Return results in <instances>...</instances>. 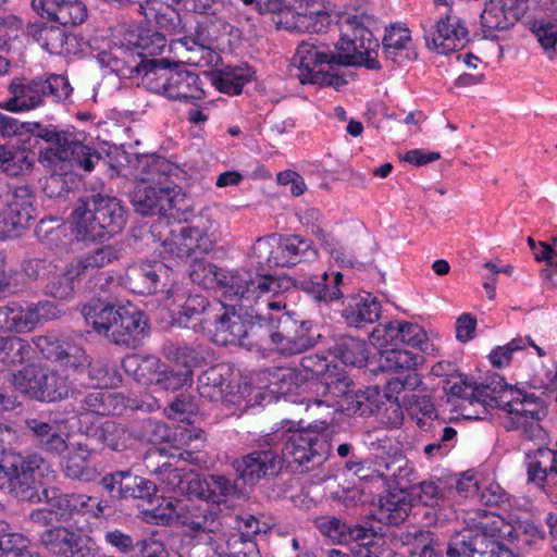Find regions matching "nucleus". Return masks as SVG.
Here are the masks:
<instances>
[{
  "label": "nucleus",
  "mask_w": 557,
  "mask_h": 557,
  "mask_svg": "<svg viewBox=\"0 0 557 557\" xmlns=\"http://www.w3.org/2000/svg\"><path fill=\"white\" fill-rule=\"evenodd\" d=\"M342 36L336 42L338 54L325 52L309 41L298 45L288 67L289 75L300 84L331 86L335 89L347 84L339 65H363L379 70L380 44L372 32L357 21L347 18L342 24Z\"/></svg>",
  "instance_id": "nucleus-1"
},
{
  "label": "nucleus",
  "mask_w": 557,
  "mask_h": 557,
  "mask_svg": "<svg viewBox=\"0 0 557 557\" xmlns=\"http://www.w3.org/2000/svg\"><path fill=\"white\" fill-rule=\"evenodd\" d=\"M449 397L460 400L458 406L466 410L469 406L500 409L506 412L503 419L507 431H521L527 438H533L541 431L540 420L544 414L546 401L518 388V385H450Z\"/></svg>",
  "instance_id": "nucleus-2"
},
{
  "label": "nucleus",
  "mask_w": 557,
  "mask_h": 557,
  "mask_svg": "<svg viewBox=\"0 0 557 557\" xmlns=\"http://www.w3.org/2000/svg\"><path fill=\"white\" fill-rule=\"evenodd\" d=\"M38 136L48 143L40 150L38 161L51 172L45 185L49 197H61L70 191L65 176L74 166L90 172L102 159L96 149L84 145L71 132L48 126Z\"/></svg>",
  "instance_id": "nucleus-3"
},
{
  "label": "nucleus",
  "mask_w": 557,
  "mask_h": 557,
  "mask_svg": "<svg viewBox=\"0 0 557 557\" xmlns=\"http://www.w3.org/2000/svg\"><path fill=\"white\" fill-rule=\"evenodd\" d=\"M352 385H325L332 388L326 391L319 403L333 407L335 411H341L347 416L368 417L375 412H381L384 407L382 421L389 428L396 429L403 424L404 412L403 405L399 403L398 396L406 385L392 388V385H384V389H380V385H364V389L350 388Z\"/></svg>",
  "instance_id": "nucleus-4"
},
{
  "label": "nucleus",
  "mask_w": 557,
  "mask_h": 557,
  "mask_svg": "<svg viewBox=\"0 0 557 557\" xmlns=\"http://www.w3.org/2000/svg\"><path fill=\"white\" fill-rule=\"evenodd\" d=\"M71 218L77 239L97 242L121 233L126 225L127 212L116 197L95 194L79 199Z\"/></svg>",
  "instance_id": "nucleus-5"
},
{
  "label": "nucleus",
  "mask_w": 557,
  "mask_h": 557,
  "mask_svg": "<svg viewBox=\"0 0 557 557\" xmlns=\"http://www.w3.org/2000/svg\"><path fill=\"white\" fill-rule=\"evenodd\" d=\"M82 312L87 324L117 346L135 349L148 335L145 314L135 308H115L97 301L85 305Z\"/></svg>",
  "instance_id": "nucleus-6"
},
{
  "label": "nucleus",
  "mask_w": 557,
  "mask_h": 557,
  "mask_svg": "<svg viewBox=\"0 0 557 557\" xmlns=\"http://www.w3.org/2000/svg\"><path fill=\"white\" fill-rule=\"evenodd\" d=\"M218 311L213 314L214 330L212 342L221 345H237L248 350L267 349L269 338V321L262 317V309L256 314H243L234 307L216 305Z\"/></svg>",
  "instance_id": "nucleus-7"
},
{
  "label": "nucleus",
  "mask_w": 557,
  "mask_h": 557,
  "mask_svg": "<svg viewBox=\"0 0 557 557\" xmlns=\"http://www.w3.org/2000/svg\"><path fill=\"white\" fill-rule=\"evenodd\" d=\"M73 87L69 79L59 74L47 77H14L9 86V97L0 103V108L9 112H28L47 104L71 102Z\"/></svg>",
  "instance_id": "nucleus-8"
},
{
  "label": "nucleus",
  "mask_w": 557,
  "mask_h": 557,
  "mask_svg": "<svg viewBox=\"0 0 557 557\" xmlns=\"http://www.w3.org/2000/svg\"><path fill=\"white\" fill-rule=\"evenodd\" d=\"M144 70L143 86L153 94L186 103L206 98L200 76L176 63L166 59L150 60Z\"/></svg>",
  "instance_id": "nucleus-9"
},
{
  "label": "nucleus",
  "mask_w": 557,
  "mask_h": 557,
  "mask_svg": "<svg viewBox=\"0 0 557 557\" xmlns=\"http://www.w3.org/2000/svg\"><path fill=\"white\" fill-rule=\"evenodd\" d=\"M363 443L375 457V471L397 488L408 490L416 481V469L398 443L386 434L368 432Z\"/></svg>",
  "instance_id": "nucleus-10"
},
{
  "label": "nucleus",
  "mask_w": 557,
  "mask_h": 557,
  "mask_svg": "<svg viewBox=\"0 0 557 557\" xmlns=\"http://www.w3.org/2000/svg\"><path fill=\"white\" fill-rule=\"evenodd\" d=\"M42 463V457L37 454H3L0 459V490L8 488L20 500H40L37 476L41 474Z\"/></svg>",
  "instance_id": "nucleus-11"
},
{
  "label": "nucleus",
  "mask_w": 557,
  "mask_h": 557,
  "mask_svg": "<svg viewBox=\"0 0 557 557\" xmlns=\"http://www.w3.org/2000/svg\"><path fill=\"white\" fill-rule=\"evenodd\" d=\"M30 349V345L21 337H0V367L11 372L13 383H58V372L40 361L14 369L24 363Z\"/></svg>",
  "instance_id": "nucleus-12"
},
{
  "label": "nucleus",
  "mask_w": 557,
  "mask_h": 557,
  "mask_svg": "<svg viewBox=\"0 0 557 557\" xmlns=\"http://www.w3.org/2000/svg\"><path fill=\"white\" fill-rule=\"evenodd\" d=\"M283 465L284 457L280 453V443L270 434L259 440L256 449L235 458L232 462L237 479L250 485L262 479L276 476L281 473Z\"/></svg>",
  "instance_id": "nucleus-13"
},
{
  "label": "nucleus",
  "mask_w": 557,
  "mask_h": 557,
  "mask_svg": "<svg viewBox=\"0 0 557 557\" xmlns=\"http://www.w3.org/2000/svg\"><path fill=\"white\" fill-rule=\"evenodd\" d=\"M175 276L174 270L162 261L143 262L127 269L126 283L134 293L149 295L160 292L176 302L186 293Z\"/></svg>",
  "instance_id": "nucleus-14"
},
{
  "label": "nucleus",
  "mask_w": 557,
  "mask_h": 557,
  "mask_svg": "<svg viewBox=\"0 0 557 557\" xmlns=\"http://www.w3.org/2000/svg\"><path fill=\"white\" fill-rule=\"evenodd\" d=\"M331 449L324 435L310 430L290 432L284 438V447H280L281 456L288 466L305 467L306 470L322 463Z\"/></svg>",
  "instance_id": "nucleus-15"
},
{
  "label": "nucleus",
  "mask_w": 557,
  "mask_h": 557,
  "mask_svg": "<svg viewBox=\"0 0 557 557\" xmlns=\"http://www.w3.org/2000/svg\"><path fill=\"white\" fill-rule=\"evenodd\" d=\"M48 506L54 508L57 521L77 524L81 518H100L107 507L102 500L82 493H62L57 488L44 490Z\"/></svg>",
  "instance_id": "nucleus-16"
},
{
  "label": "nucleus",
  "mask_w": 557,
  "mask_h": 557,
  "mask_svg": "<svg viewBox=\"0 0 557 557\" xmlns=\"http://www.w3.org/2000/svg\"><path fill=\"white\" fill-rule=\"evenodd\" d=\"M301 366L310 377H299V372L290 367H273L263 369L258 374V380L268 383H298L304 380H321V383H344L346 377L343 374L335 373L337 366L331 368L330 362L324 356H306L301 360Z\"/></svg>",
  "instance_id": "nucleus-17"
},
{
  "label": "nucleus",
  "mask_w": 557,
  "mask_h": 557,
  "mask_svg": "<svg viewBox=\"0 0 557 557\" xmlns=\"http://www.w3.org/2000/svg\"><path fill=\"white\" fill-rule=\"evenodd\" d=\"M269 338L267 349H275L282 355H297L306 351L317 344L321 336L314 332L309 321L300 324L287 320L280 331H274L273 320H269Z\"/></svg>",
  "instance_id": "nucleus-18"
},
{
  "label": "nucleus",
  "mask_w": 557,
  "mask_h": 557,
  "mask_svg": "<svg viewBox=\"0 0 557 557\" xmlns=\"http://www.w3.org/2000/svg\"><path fill=\"white\" fill-rule=\"evenodd\" d=\"M426 47L442 54L462 49L469 41V30L462 20L449 9L429 29H424Z\"/></svg>",
  "instance_id": "nucleus-19"
},
{
  "label": "nucleus",
  "mask_w": 557,
  "mask_h": 557,
  "mask_svg": "<svg viewBox=\"0 0 557 557\" xmlns=\"http://www.w3.org/2000/svg\"><path fill=\"white\" fill-rule=\"evenodd\" d=\"M212 239L209 227L205 225H180L170 232L162 242L161 253L172 258L184 259L191 253H207L211 249Z\"/></svg>",
  "instance_id": "nucleus-20"
},
{
  "label": "nucleus",
  "mask_w": 557,
  "mask_h": 557,
  "mask_svg": "<svg viewBox=\"0 0 557 557\" xmlns=\"http://www.w3.org/2000/svg\"><path fill=\"white\" fill-rule=\"evenodd\" d=\"M238 294L236 298L248 307L263 305L267 310H281L285 305L281 300H275L281 290L278 280L272 275L256 273L250 271L238 281Z\"/></svg>",
  "instance_id": "nucleus-21"
},
{
  "label": "nucleus",
  "mask_w": 557,
  "mask_h": 557,
  "mask_svg": "<svg viewBox=\"0 0 557 557\" xmlns=\"http://www.w3.org/2000/svg\"><path fill=\"white\" fill-rule=\"evenodd\" d=\"M178 193L174 187L154 186L146 182L139 183L133 194V205L136 211L143 215H171L177 208Z\"/></svg>",
  "instance_id": "nucleus-22"
},
{
  "label": "nucleus",
  "mask_w": 557,
  "mask_h": 557,
  "mask_svg": "<svg viewBox=\"0 0 557 557\" xmlns=\"http://www.w3.org/2000/svg\"><path fill=\"white\" fill-rule=\"evenodd\" d=\"M102 487L119 499L151 500L158 492L157 485L131 470L107 473L101 479Z\"/></svg>",
  "instance_id": "nucleus-23"
},
{
  "label": "nucleus",
  "mask_w": 557,
  "mask_h": 557,
  "mask_svg": "<svg viewBox=\"0 0 557 557\" xmlns=\"http://www.w3.org/2000/svg\"><path fill=\"white\" fill-rule=\"evenodd\" d=\"M247 272V270L228 272L213 263L195 259L190 264L189 277L206 289H219L225 296L236 297L239 292L237 285H242L238 281L244 278Z\"/></svg>",
  "instance_id": "nucleus-24"
},
{
  "label": "nucleus",
  "mask_w": 557,
  "mask_h": 557,
  "mask_svg": "<svg viewBox=\"0 0 557 557\" xmlns=\"http://www.w3.org/2000/svg\"><path fill=\"white\" fill-rule=\"evenodd\" d=\"M527 9L524 0H490L480 16L484 36L494 38L497 32L511 28Z\"/></svg>",
  "instance_id": "nucleus-25"
},
{
  "label": "nucleus",
  "mask_w": 557,
  "mask_h": 557,
  "mask_svg": "<svg viewBox=\"0 0 557 557\" xmlns=\"http://www.w3.org/2000/svg\"><path fill=\"white\" fill-rule=\"evenodd\" d=\"M41 545L51 554L60 557H84L89 554L88 548L92 539L74 530L55 525L45 530L39 537Z\"/></svg>",
  "instance_id": "nucleus-26"
},
{
  "label": "nucleus",
  "mask_w": 557,
  "mask_h": 557,
  "mask_svg": "<svg viewBox=\"0 0 557 557\" xmlns=\"http://www.w3.org/2000/svg\"><path fill=\"white\" fill-rule=\"evenodd\" d=\"M33 343L46 359L57 361L61 366L78 369L87 362V355L81 346L63 339L55 332L36 336Z\"/></svg>",
  "instance_id": "nucleus-27"
},
{
  "label": "nucleus",
  "mask_w": 557,
  "mask_h": 557,
  "mask_svg": "<svg viewBox=\"0 0 557 557\" xmlns=\"http://www.w3.org/2000/svg\"><path fill=\"white\" fill-rule=\"evenodd\" d=\"M124 397L117 394H109L103 391H96L88 394L83 399L82 409L85 411H92L101 414L110 413V406L122 404L125 408H129L131 410H140L145 412H152L160 408L159 401L156 397L145 394L140 396V398L126 400L124 404ZM113 414H120L121 412L117 410L116 406H113L112 410Z\"/></svg>",
  "instance_id": "nucleus-28"
},
{
  "label": "nucleus",
  "mask_w": 557,
  "mask_h": 557,
  "mask_svg": "<svg viewBox=\"0 0 557 557\" xmlns=\"http://www.w3.org/2000/svg\"><path fill=\"white\" fill-rule=\"evenodd\" d=\"M98 61L103 67L122 77H144L146 65L150 60H138V55L129 46L114 44L98 54Z\"/></svg>",
  "instance_id": "nucleus-29"
},
{
  "label": "nucleus",
  "mask_w": 557,
  "mask_h": 557,
  "mask_svg": "<svg viewBox=\"0 0 557 557\" xmlns=\"http://www.w3.org/2000/svg\"><path fill=\"white\" fill-rule=\"evenodd\" d=\"M373 339L379 346H407L424 349L426 345V334L423 329L416 324L405 321H393L385 324L382 329H376L373 333Z\"/></svg>",
  "instance_id": "nucleus-30"
},
{
  "label": "nucleus",
  "mask_w": 557,
  "mask_h": 557,
  "mask_svg": "<svg viewBox=\"0 0 557 557\" xmlns=\"http://www.w3.org/2000/svg\"><path fill=\"white\" fill-rule=\"evenodd\" d=\"M277 391H269L268 388L264 392L257 395L258 403L260 405H267L270 403H278L283 400L284 403H288L296 406H304L305 410H308L311 405L317 407L325 406L330 408L326 404H320L319 399L323 398L325 392L331 388L325 387V385H321L322 392L317 391V396L313 397L311 392L307 389L308 385H277ZM265 387H270V385H265Z\"/></svg>",
  "instance_id": "nucleus-31"
},
{
  "label": "nucleus",
  "mask_w": 557,
  "mask_h": 557,
  "mask_svg": "<svg viewBox=\"0 0 557 557\" xmlns=\"http://www.w3.org/2000/svg\"><path fill=\"white\" fill-rule=\"evenodd\" d=\"M381 351L377 360V368L382 372L405 373L407 375L387 380L386 383H406L411 379L417 366L422 361L423 357L412 351L400 349L398 346H380Z\"/></svg>",
  "instance_id": "nucleus-32"
},
{
  "label": "nucleus",
  "mask_w": 557,
  "mask_h": 557,
  "mask_svg": "<svg viewBox=\"0 0 557 557\" xmlns=\"http://www.w3.org/2000/svg\"><path fill=\"white\" fill-rule=\"evenodd\" d=\"M406 491L398 488L395 492L388 491L381 495L377 503L373 504V517L383 524H401L408 518L411 510V502Z\"/></svg>",
  "instance_id": "nucleus-33"
},
{
  "label": "nucleus",
  "mask_w": 557,
  "mask_h": 557,
  "mask_svg": "<svg viewBox=\"0 0 557 557\" xmlns=\"http://www.w3.org/2000/svg\"><path fill=\"white\" fill-rule=\"evenodd\" d=\"M28 437L45 453L52 456L63 454L69 445L59 428L37 418L25 421Z\"/></svg>",
  "instance_id": "nucleus-34"
},
{
  "label": "nucleus",
  "mask_w": 557,
  "mask_h": 557,
  "mask_svg": "<svg viewBox=\"0 0 557 557\" xmlns=\"http://www.w3.org/2000/svg\"><path fill=\"white\" fill-rule=\"evenodd\" d=\"M306 3L307 8L305 11L296 12L283 2V8L272 15V22L275 24L276 28L290 32L309 30L310 28L314 32L320 30V28L307 23V20H313L315 17L323 23L329 21L330 15L321 9L313 8V0H306Z\"/></svg>",
  "instance_id": "nucleus-35"
},
{
  "label": "nucleus",
  "mask_w": 557,
  "mask_h": 557,
  "mask_svg": "<svg viewBox=\"0 0 557 557\" xmlns=\"http://www.w3.org/2000/svg\"><path fill=\"white\" fill-rule=\"evenodd\" d=\"M380 314L381 304L376 297L369 293L350 297L342 311L346 323L355 327L374 323L379 320Z\"/></svg>",
  "instance_id": "nucleus-36"
},
{
  "label": "nucleus",
  "mask_w": 557,
  "mask_h": 557,
  "mask_svg": "<svg viewBox=\"0 0 557 557\" xmlns=\"http://www.w3.org/2000/svg\"><path fill=\"white\" fill-rule=\"evenodd\" d=\"M95 449L96 447H92L87 441L77 443L64 459L62 465L64 475L83 482L92 481L97 475V470L90 461Z\"/></svg>",
  "instance_id": "nucleus-37"
},
{
  "label": "nucleus",
  "mask_w": 557,
  "mask_h": 557,
  "mask_svg": "<svg viewBox=\"0 0 557 557\" xmlns=\"http://www.w3.org/2000/svg\"><path fill=\"white\" fill-rule=\"evenodd\" d=\"M27 35L32 37L42 49L52 54L70 53L69 36L60 26L49 25L45 22L30 23L27 26Z\"/></svg>",
  "instance_id": "nucleus-38"
},
{
  "label": "nucleus",
  "mask_w": 557,
  "mask_h": 557,
  "mask_svg": "<svg viewBox=\"0 0 557 557\" xmlns=\"http://www.w3.org/2000/svg\"><path fill=\"white\" fill-rule=\"evenodd\" d=\"M121 253L122 245L119 243L97 247L73 260L72 271L74 274H81L82 276L97 273L100 268L119 260Z\"/></svg>",
  "instance_id": "nucleus-39"
},
{
  "label": "nucleus",
  "mask_w": 557,
  "mask_h": 557,
  "mask_svg": "<svg viewBox=\"0 0 557 557\" xmlns=\"http://www.w3.org/2000/svg\"><path fill=\"white\" fill-rule=\"evenodd\" d=\"M86 440L96 448L101 446L113 451H124L128 447L131 433L125 425L108 420L88 433Z\"/></svg>",
  "instance_id": "nucleus-40"
},
{
  "label": "nucleus",
  "mask_w": 557,
  "mask_h": 557,
  "mask_svg": "<svg viewBox=\"0 0 557 557\" xmlns=\"http://www.w3.org/2000/svg\"><path fill=\"white\" fill-rule=\"evenodd\" d=\"M472 515L468 518L472 522L469 527L485 537L497 541L517 537L513 525L503 517L482 509L474 510Z\"/></svg>",
  "instance_id": "nucleus-41"
},
{
  "label": "nucleus",
  "mask_w": 557,
  "mask_h": 557,
  "mask_svg": "<svg viewBox=\"0 0 557 557\" xmlns=\"http://www.w3.org/2000/svg\"><path fill=\"white\" fill-rule=\"evenodd\" d=\"M277 249L281 267H292L300 262L313 261L318 257V251L312 246L311 240L297 235L278 237Z\"/></svg>",
  "instance_id": "nucleus-42"
},
{
  "label": "nucleus",
  "mask_w": 557,
  "mask_h": 557,
  "mask_svg": "<svg viewBox=\"0 0 557 557\" xmlns=\"http://www.w3.org/2000/svg\"><path fill=\"white\" fill-rule=\"evenodd\" d=\"M343 274L336 272L330 277L327 273L321 276H312L300 281V288L312 295L317 301L330 302L338 300L344 296L342 289Z\"/></svg>",
  "instance_id": "nucleus-43"
},
{
  "label": "nucleus",
  "mask_w": 557,
  "mask_h": 557,
  "mask_svg": "<svg viewBox=\"0 0 557 557\" xmlns=\"http://www.w3.org/2000/svg\"><path fill=\"white\" fill-rule=\"evenodd\" d=\"M148 506L140 510V518L149 524L170 527L177 521L180 499L159 496L146 500Z\"/></svg>",
  "instance_id": "nucleus-44"
},
{
  "label": "nucleus",
  "mask_w": 557,
  "mask_h": 557,
  "mask_svg": "<svg viewBox=\"0 0 557 557\" xmlns=\"http://www.w3.org/2000/svg\"><path fill=\"white\" fill-rule=\"evenodd\" d=\"M176 523L195 532H213L215 515L208 506L197 505L191 500H181Z\"/></svg>",
  "instance_id": "nucleus-45"
},
{
  "label": "nucleus",
  "mask_w": 557,
  "mask_h": 557,
  "mask_svg": "<svg viewBox=\"0 0 557 557\" xmlns=\"http://www.w3.org/2000/svg\"><path fill=\"white\" fill-rule=\"evenodd\" d=\"M35 163V153L21 146H0V170L10 175L18 176L29 173Z\"/></svg>",
  "instance_id": "nucleus-46"
},
{
  "label": "nucleus",
  "mask_w": 557,
  "mask_h": 557,
  "mask_svg": "<svg viewBox=\"0 0 557 557\" xmlns=\"http://www.w3.org/2000/svg\"><path fill=\"white\" fill-rule=\"evenodd\" d=\"M410 46V30L406 26L403 24H392L386 27L382 39V49L386 59L394 62H398L400 59H411Z\"/></svg>",
  "instance_id": "nucleus-47"
},
{
  "label": "nucleus",
  "mask_w": 557,
  "mask_h": 557,
  "mask_svg": "<svg viewBox=\"0 0 557 557\" xmlns=\"http://www.w3.org/2000/svg\"><path fill=\"white\" fill-rule=\"evenodd\" d=\"M251 77L252 72L247 64L227 65L218 71L214 85L223 94L239 95Z\"/></svg>",
  "instance_id": "nucleus-48"
},
{
  "label": "nucleus",
  "mask_w": 557,
  "mask_h": 557,
  "mask_svg": "<svg viewBox=\"0 0 557 557\" xmlns=\"http://www.w3.org/2000/svg\"><path fill=\"white\" fill-rule=\"evenodd\" d=\"M34 195L28 186H18L8 194L5 206L9 214H12L24 227L35 218Z\"/></svg>",
  "instance_id": "nucleus-49"
},
{
  "label": "nucleus",
  "mask_w": 557,
  "mask_h": 557,
  "mask_svg": "<svg viewBox=\"0 0 557 557\" xmlns=\"http://www.w3.org/2000/svg\"><path fill=\"white\" fill-rule=\"evenodd\" d=\"M408 490H411L425 506H437L451 498V487L447 485L446 475L425 480L416 485L412 483Z\"/></svg>",
  "instance_id": "nucleus-50"
},
{
  "label": "nucleus",
  "mask_w": 557,
  "mask_h": 557,
  "mask_svg": "<svg viewBox=\"0 0 557 557\" xmlns=\"http://www.w3.org/2000/svg\"><path fill=\"white\" fill-rule=\"evenodd\" d=\"M419 385H414L418 387ZM403 406L412 419H417V424L424 428L422 418L434 419L437 417L434 403L431 395L424 391L412 388L403 396Z\"/></svg>",
  "instance_id": "nucleus-51"
},
{
  "label": "nucleus",
  "mask_w": 557,
  "mask_h": 557,
  "mask_svg": "<svg viewBox=\"0 0 557 557\" xmlns=\"http://www.w3.org/2000/svg\"><path fill=\"white\" fill-rule=\"evenodd\" d=\"M277 246L278 237L276 235L258 238L251 249V263L256 264L258 270L263 272L281 267Z\"/></svg>",
  "instance_id": "nucleus-52"
},
{
  "label": "nucleus",
  "mask_w": 557,
  "mask_h": 557,
  "mask_svg": "<svg viewBox=\"0 0 557 557\" xmlns=\"http://www.w3.org/2000/svg\"><path fill=\"white\" fill-rule=\"evenodd\" d=\"M140 12L148 18H154L160 29L169 34H177L182 29L181 15L172 5L152 0L141 5Z\"/></svg>",
  "instance_id": "nucleus-53"
},
{
  "label": "nucleus",
  "mask_w": 557,
  "mask_h": 557,
  "mask_svg": "<svg viewBox=\"0 0 557 557\" xmlns=\"http://www.w3.org/2000/svg\"><path fill=\"white\" fill-rule=\"evenodd\" d=\"M50 20L62 26L79 25L87 17V8L79 0H55L50 2Z\"/></svg>",
  "instance_id": "nucleus-54"
},
{
  "label": "nucleus",
  "mask_w": 557,
  "mask_h": 557,
  "mask_svg": "<svg viewBox=\"0 0 557 557\" xmlns=\"http://www.w3.org/2000/svg\"><path fill=\"white\" fill-rule=\"evenodd\" d=\"M185 293H187L185 290ZM185 294L184 298H180L176 302H174V298L172 299L173 305H177L181 309L178 310V322L187 326V322L191 319H196L201 314L211 315L208 320L213 319V314L218 311L215 302L210 305L208 300L201 295H188Z\"/></svg>",
  "instance_id": "nucleus-55"
},
{
  "label": "nucleus",
  "mask_w": 557,
  "mask_h": 557,
  "mask_svg": "<svg viewBox=\"0 0 557 557\" xmlns=\"http://www.w3.org/2000/svg\"><path fill=\"white\" fill-rule=\"evenodd\" d=\"M69 227L57 218L42 219L36 226L38 240L50 249H61L69 242Z\"/></svg>",
  "instance_id": "nucleus-56"
},
{
  "label": "nucleus",
  "mask_w": 557,
  "mask_h": 557,
  "mask_svg": "<svg viewBox=\"0 0 557 557\" xmlns=\"http://www.w3.org/2000/svg\"><path fill=\"white\" fill-rule=\"evenodd\" d=\"M0 330L4 332H29L25 302L9 301L0 306Z\"/></svg>",
  "instance_id": "nucleus-57"
},
{
  "label": "nucleus",
  "mask_w": 557,
  "mask_h": 557,
  "mask_svg": "<svg viewBox=\"0 0 557 557\" xmlns=\"http://www.w3.org/2000/svg\"><path fill=\"white\" fill-rule=\"evenodd\" d=\"M198 485L199 498L216 505L224 503L233 488L231 481L220 474H208L201 482H198Z\"/></svg>",
  "instance_id": "nucleus-58"
},
{
  "label": "nucleus",
  "mask_w": 557,
  "mask_h": 557,
  "mask_svg": "<svg viewBox=\"0 0 557 557\" xmlns=\"http://www.w3.org/2000/svg\"><path fill=\"white\" fill-rule=\"evenodd\" d=\"M134 435L141 442L161 444L171 441L172 431L169 425L154 418H145L134 426Z\"/></svg>",
  "instance_id": "nucleus-59"
},
{
  "label": "nucleus",
  "mask_w": 557,
  "mask_h": 557,
  "mask_svg": "<svg viewBox=\"0 0 557 557\" xmlns=\"http://www.w3.org/2000/svg\"><path fill=\"white\" fill-rule=\"evenodd\" d=\"M133 49L138 55V60H147L146 57L160 54L166 46L165 35L150 29L141 28L136 35V40L131 41Z\"/></svg>",
  "instance_id": "nucleus-60"
},
{
  "label": "nucleus",
  "mask_w": 557,
  "mask_h": 557,
  "mask_svg": "<svg viewBox=\"0 0 557 557\" xmlns=\"http://www.w3.org/2000/svg\"><path fill=\"white\" fill-rule=\"evenodd\" d=\"M332 350L334 356L347 366L360 367L367 360L364 343L351 336L342 337Z\"/></svg>",
  "instance_id": "nucleus-61"
},
{
  "label": "nucleus",
  "mask_w": 557,
  "mask_h": 557,
  "mask_svg": "<svg viewBox=\"0 0 557 557\" xmlns=\"http://www.w3.org/2000/svg\"><path fill=\"white\" fill-rule=\"evenodd\" d=\"M297 216L301 225L309 230L321 245H331L332 233L325 228V221L319 209L312 207L299 208Z\"/></svg>",
  "instance_id": "nucleus-62"
},
{
  "label": "nucleus",
  "mask_w": 557,
  "mask_h": 557,
  "mask_svg": "<svg viewBox=\"0 0 557 557\" xmlns=\"http://www.w3.org/2000/svg\"><path fill=\"white\" fill-rule=\"evenodd\" d=\"M81 277V274H74L72 271V262H70L65 267L64 271L52 274L48 277L45 292L53 298L66 299L74 292V281Z\"/></svg>",
  "instance_id": "nucleus-63"
},
{
  "label": "nucleus",
  "mask_w": 557,
  "mask_h": 557,
  "mask_svg": "<svg viewBox=\"0 0 557 557\" xmlns=\"http://www.w3.org/2000/svg\"><path fill=\"white\" fill-rule=\"evenodd\" d=\"M198 412V404L196 398L189 393L182 392L170 401L169 406L164 409L165 416L175 421L186 422L191 424V417Z\"/></svg>",
  "instance_id": "nucleus-64"
}]
</instances>
